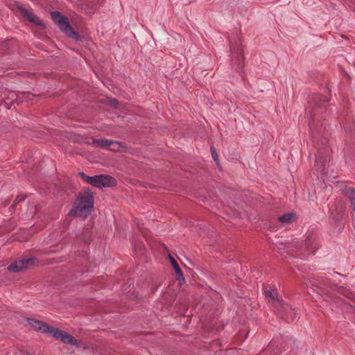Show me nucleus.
I'll return each instance as SVG.
<instances>
[{"label":"nucleus","mask_w":355,"mask_h":355,"mask_svg":"<svg viewBox=\"0 0 355 355\" xmlns=\"http://www.w3.org/2000/svg\"><path fill=\"white\" fill-rule=\"evenodd\" d=\"M277 247H278L279 249H281V250H282V249H284V244H283V243H277Z\"/></svg>","instance_id":"19"},{"label":"nucleus","mask_w":355,"mask_h":355,"mask_svg":"<svg viewBox=\"0 0 355 355\" xmlns=\"http://www.w3.org/2000/svg\"><path fill=\"white\" fill-rule=\"evenodd\" d=\"M93 144H97L98 146H101L103 148L110 147L112 145L120 146L121 144V142L114 141L112 140L96 139H93Z\"/></svg>","instance_id":"9"},{"label":"nucleus","mask_w":355,"mask_h":355,"mask_svg":"<svg viewBox=\"0 0 355 355\" xmlns=\"http://www.w3.org/2000/svg\"><path fill=\"white\" fill-rule=\"evenodd\" d=\"M36 260L35 257L17 260L10 264L7 270L12 272H22L33 266Z\"/></svg>","instance_id":"5"},{"label":"nucleus","mask_w":355,"mask_h":355,"mask_svg":"<svg viewBox=\"0 0 355 355\" xmlns=\"http://www.w3.org/2000/svg\"><path fill=\"white\" fill-rule=\"evenodd\" d=\"M279 315H280L282 318H284V319H286V320H288V318H284V315H282V313H279Z\"/></svg>","instance_id":"21"},{"label":"nucleus","mask_w":355,"mask_h":355,"mask_svg":"<svg viewBox=\"0 0 355 355\" xmlns=\"http://www.w3.org/2000/svg\"><path fill=\"white\" fill-rule=\"evenodd\" d=\"M175 282L170 284L168 286V289L166 293V297L171 295V297H172L171 300L173 302L175 301V297L177 296V293L175 292Z\"/></svg>","instance_id":"13"},{"label":"nucleus","mask_w":355,"mask_h":355,"mask_svg":"<svg viewBox=\"0 0 355 355\" xmlns=\"http://www.w3.org/2000/svg\"><path fill=\"white\" fill-rule=\"evenodd\" d=\"M25 355H31V354L28 352H26Z\"/></svg>","instance_id":"22"},{"label":"nucleus","mask_w":355,"mask_h":355,"mask_svg":"<svg viewBox=\"0 0 355 355\" xmlns=\"http://www.w3.org/2000/svg\"><path fill=\"white\" fill-rule=\"evenodd\" d=\"M25 198H26V196L18 195L16 197V198L11 207H15L17 203H19V202L24 201L25 200Z\"/></svg>","instance_id":"17"},{"label":"nucleus","mask_w":355,"mask_h":355,"mask_svg":"<svg viewBox=\"0 0 355 355\" xmlns=\"http://www.w3.org/2000/svg\"><path fill=\"white\" fill-rule=\"evenodd\" d=\"M108 104L111 107H112L114 108H116V107H118V106L119 105V101L116 98H108Z\"/></svg>","instance_id":"16"},{"label":"nucleus","mask_w":355,"mask_h":355,"mask_svg":"<svg viewBox=\"0 0 355 355\" xmlns=\"http://www.w3.org/2000/svg\"><path fill=\"white\" fill-rule=\"evenodd\" d=\"M92 225L87 224L83 230L82 239L85 243H88L92 237Z\"/></svg>","instance_id":"8"},{"label":"nucleus","mask_w":355,"mask_h":355,"mask_svg":"<svg viewBox=\"0 0 355 355\" xmlns=\"http://www.w3.org/2000/svg\"><path fill=\"white\" fill-rule=\"evenodd\" d=\"M78 175L83 181L98 189L102 187H114L117 184L116 180L109 175L101 174L89 176L84 172H79Z\"/></svg>","instance_id":"4"},{"label":"nucleus","mask_w":355,"mask_h":355,"mask_svg":"<svg viewBox=\"0 0 355 355\" xmlns=\"http://www.w3.org/2000/svg\"><path fill=\"white\" fill-rule=\"evenodd\" d=\"M211 156L215 163L219 166L218 156L216 149L214 147H211Z\"/></svg>","instance_id":"15"},{"label":"nucleus","mask_w":355,"mask_h":355,"mask_svg":"<svg viewBox=\"0 0 355 355\" xmlns=\"http://www.w3.org/2000/svg\"><path fill=\"white\" fill-rule=\"evenodd\" d=\"M264 293L266 296L270 297L271 299L276 300L277 302H279L280 305L283 306V308L285 310L293 311L291 307H290L288 304H285L284 301L282 297H279L278 293L276 290L266 291Z\"/></svg>","instance_id":"7"},{"label":"nucleus","mask_w":355,"mask_h":355,"mask_svg":"<svg viewBox=\"0 0 355 355\" xmlns=\"http://www.w3.org/2000/svg\"><path fill=\"white\" fill-rule=\"evenodd\" d=\"M325 159L320 155H318L315 157V166L318 167V170L320 171L321 173L323 172V166L324 164Z\"/></svg>","instance_id":"14"},{"label":"nucleus","mask_w":355,"mask_h":355,"mask_svg":"<svg viewBox=\"0 0 355 355\" xmlns=\"http://www.w3.org/2000/svg\"><path fill=\"white\" fill-rule=\"evenodd\" d=\"M304 246L309 252H313L316 248L315 236H308L304 241Z\"/></svg>","instance_id":"10"},{"label":"nucleus","mask_w":355,"mask_h":355,"mask_svg":"<svg viewBox=\"0 0 355 355\" xmlns=\"http://www.w3.org/2000/svg\"><path fill=\"white\" fill-rule=\"evenodd\" d=\"M184 282V278L183 277L182 272L179 268V285H182Z\"/></svg>","instance_id":"18"},{"label":"nucleus","mask_w":355,"mask_h":355,"mask_svg":"<svg viewBox=\"0 0 355 355\" xmlns=\"http://www.w3.org/2000/svg\"><path fill=\"white\" fill-rule=\"evenodd\" d=\"M161 245L163 250L167 253L168 258L170 262L171 263V265L173 266V268L175 272V279H178V262L175 260V259L169 253L167 247L164 244H162Z\"/></svg>","instance_id":"12"},{"label":"nucleus","mask_w":355,"mask_h":355,"mask_svg":"<svg viewBox=\"0 0 355 355\" xmlns=\"http://www.w3.org/2000/svg\"><path fill=\"white\" fill-rule=\"evenodd\" d=\"M51 16L53 22L68 37L75 41H80L82 40L80 35L77 31H74L73 28L70 25L67 16L63 15L59 11L51 12Z\"/></svg>","instance_id":"3"},{"label":"nucleus","mask_w":355,"mask_h":355,"mask_svg":"<svg viewBox=\"0 0 355 355\" xmlns=\"http://www.w3.org/2000/svg\"><path fill=\"white\" fill-rule=\"evenodd\" d=\"M296 219V215L293 212H289L279 216L278 220L283 224H289L295 221Z\"/></svg>","instance_id":"11"},{"label":"nucleus","mask_w":355,"mask_h":355,"mask_svg":"<svg viewBox=\"0 0 355 355\" xmlns=\"http://www.w3.org/2000/svg\"><path fill=\"white\" fill-rule=\"evenodd\" d=\"M94 204V193L89 188L85 187L83 189V192L78 193L69 214L75 217L78 216L87 217L93 209Z\"/></svg>","instance_id":"2"},{"label":"nucleus","mask_w":355,"mask_h":355,"mask_svg":"<svg viewBox=\"0 0 355 355\" xmlns=\"http://www.w3.org/2000/svg\"><path fill=\"white\" fill-rule=\"evenodd\" d=\"M122 146V144L120 145V146ZM118 147H119V146H118V145H114V148H112V150H118Z\"/></svg>","instance_id":"20"},{"label":"nucleus","mask_w":355,"mask_h":355,"mask_svg":"<svg viewBox=\"0 0 355 355\" xmlns=\"http://www.w3.org/2000/svg\"><path fill=\"white\" fill-rule=\"evenodd\" d=\"M15 6L24 18L27 19L31 23L34 24L35 26H40L42 28H46L44 23L40 20L39 17L34 15L33 12L28 11L24 6L18 2H16Z\"/></svg>","instance_id":"6"},{"label":"nucleus","mask_w":355,"mask_h":355,"mask_svg":"<svg viewBox=\"0 0 355 355\" xmlns=\"http://www.w3.org/2000/svg\"><path fill=\"white\" fill-rule=\"evenodd\" d=\"M31 327L35 330L42 333L50 334L56 340L62 342L64 344L79 347L78 341L69 333L62 331L58 328H55L49 325L47 323L33 318L26 319Z\"/></svg>","instance_id":"1"}]
</instances>
